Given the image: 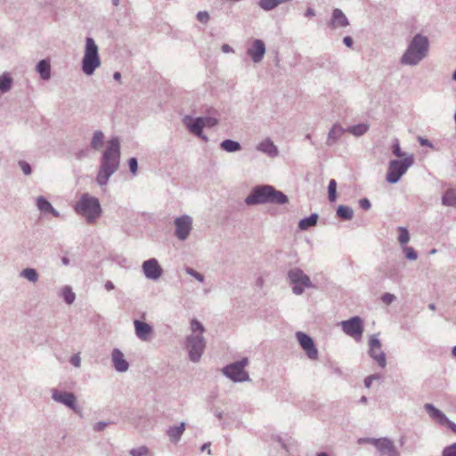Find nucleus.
Returning a JSON list of instances; mask_svg holds the SVG:
<instances>
[{
    "mask_svg": "<svg viewBox=\"0 0 456 456\" xmlns=\"http://www.w3.org/2000/svg\"><path fill=\"white\" fill-rule=\"evenodd\" d=\"M119 159L120 142L118 137H113L108 142L101 159V165L96 176V183L100 186L107 185L110 177L118 169Z\"/></svg>",
    "mask_w": 456,
    "mask_h": 456,
    "instance_id": "obj_1",
    "label": "nucleus"
},
{
    "mask_svg": "<svg viewBox=\"0 0 456 456\" xmlns=\"http://www.w3.org/2000/svg\"><path fill=\"white\" fill-rule=\"evenodd\" d=\"M244 201L247 206L265 204L285 205L289 202V198L273 185L260 184L251 189Z\"/></svg>",
    "mask_w": 456,
    "mask_h": 456,
    "instance_id": "obj_2",
    "label": "nucleus"
},
{
    "mask_svg": "<svg viewBox=\"0 0 456 456\" xmlns=\"http://www.w3.org/2000/svg\"><path fill=\"white\" fill-rule=\"evenodd\" d=\"M428 49L429 42L428 37L421 34L415 35L401 57V64L417 66L427 57Z\"/></svg>",
    "mask_w": 456,
    "mask_h": 456,
    "instance_id": "obj_3",
    "label": "nucleus"
},
{
    "mask_svg": "<svg viewBox=\"0 0 456 456\" xmlns=\"http://www.w3.org/2000/svg\"><path fill=\"white\" fill-rule=\"evenodd\" d=\"M191 334L186 338L185 347L188 351L189 359L198 362L206 347V340L203 337L205 328L201 322L193 319L191 322Z\"/></svg>",
    "mask_w": 456,
    "mask_h": 456,
    "instance_id": "obj_4",
    "label": "nucleus"
},
{
    "mask_svg": "<svg viewBox=\"0 0 456 456\" xmlns=\"http://www.w3.org/2000/svg\"><path fill=\"white\" fill-rule=\"evenodd\" d=\"M74 209L77 215L84 216L88 224L94 223L102 214L99 200L88 193L82 194Z\"/></svg>",
    "mask_w": 456,
    "mask_h": 456,
    "instance_id": "obj_5",
    "label": "nucleus"
},
{
    "mask_svg": "<svg viewBox=\"0 0 456 456\" xmlns=\"http://www.w3.org/2000/svg\"><path fill=\"white\" fill-rule=\"evenodd\" d=\"M101 66L98 46L92 37H86L85 54L82 60V70L91 76Z\"/></svg>",
    "mask_w": 456,
    "mask_h": 456,
    "instance_id": "obj_6",
    "label": "nucleus"
},
{
    "mask_svg": "<svg viewBox=\"0 0 456 456\" xmlns=\"http://www.w3.org/2000/svg\"><path fill=\"white\" fill-rule=\"evenodd\" d=\"M414 164L413 155H407L403 159H392L389 161L386 180L389 183H396Z\"/></svg>",
    "mask_w": 456,
    "mask_h": 456,
    "instance_id": "obj_7",
    "label": "nucleus"
},
{
    "mask_svg": "<svg viewBox=\"0 0 456 456\" xmlns=\"http://www.w3.org/2000/svg\"><path fill=\"white\" fill-rule=\"evenodd\" d=\"M248 365V359L243 357L240 361H236L224 366L222 373L235 383L249 381L248 373L245 370V367Z\"/></svg>",
    "mask_w": 456,
    "mask_h": 456,
    "instance_id": "obj_8",
    "label": "nucleus"
},
{
    "mask_svg": "<svg viewBox=\"0 0 456 456\" xmlns=\"http://www.w3.org/2000/svg\"><path fill=\"white\" fill-rule=\"evenodd\" d=\"M288 278L292 284V291L296 295H302L305 289L314 287L309 276L297 267L289 271Z\"/></svg>",
    "mask_w": 456,
    "mask_h": 456,
    "instance_id": "obj_9",
    "label": "nucleus"
},
{
    "mask_svg": "<svg viewBox=\"0 0 456 456\" xmlns=\"http://www.w3.org/2000/svg\"><path fill=\"white\" fill-rule=\"evenodd\" d=\"M342 330L348 336L358 338L363 332L362 320L359 316H354L349 320L341 322Z\"/></svg>",
    "mask_w": 456,
    "mask_h": 456,
    "instance_id": "obj_10",
    "label": "nucleus"
},
{
    "mask_svg": "<svg viewBox=\"0 0 456 456\" xmlns=\"http://www.w3.org/2000/svg\"><path fill=\"white\" fill-rule=\"evenodd\" d=\"M175 236L180 240H185L192 228V218L188 215H183L175 220Z\"/></svg>",
    "mask_w": 456,
    "mask_h": 456,
    "instance_id": "obj_11",
    "label": "nucleus"
},
{
    "mask_svg": "<svg viewBox=\"0 0 456 456\" xmlns=\"http://www.w3.org/2000/svg\"><path fill=\"white\" fill-rule=\"evenodd\" d=\"M296 337L300 346L305 350L307 357L311 360H316L318 358V350L313 338L302 331H297L296 333Z\"/></svg>",
    "mask_w": 456,
    "mask_h": 456,
    "instance_id": "obj_12",
    "label": "nucleus"
},
{
    "mask_svg": "<svg viewBox=\"0 0 456 456\" xmlns=\"http://www.w3.org/2000/svg\"><path fill=\"white\" fill-rule=\"evenodd\" d=\"M369 346L370 356L375 360L381 368H385L387 365L386 354L381 349L380 340L375 335L370 337Z\"/></svg>",
    "mask_w": 456,
    "mask_h": 456,
    "instance_id": "obj_13",
    "label": "nucleus"
},
{
    "mask_svg": "<svg viewBox=\"0 0 456 456\" xmlns=\"http://www.w3.org/2000/svg\"><path fill=\"white\" fill-rule=\"evenodd\" d=\"M52 398L53 401L69 407L73 411H78L77 397L73 393L59 391L58 389L53 388L52 389Z\"/></svg>",
    "mask_w": 456,
    "mask_h": 456,
    "instance_id": "obj_14",
    "label": "nucleus"
},
{
    "mask_svg": "<svg viewBox=\"0 0 456 456\" xmlns=\"http://www.w3.org/2000/svg\"><path fill=\"white\" fill-rule=\"evenodd\" d=\"M183 124L185 127L196 136L207 141V136L203 134L204 124L202 121V117L193 118L191 115H185L183 118Z\"/></svg>",
    "mask_w": 456,
    "mask_h": 456,
    "instance_id": "obj_15",
    "label": "nucleus"
},
{
    "mask_svg": "<svg viewBox=\"0 0 456 456\" xmlns=\"http://www.w3.org/2000/svg\"><path fill=\"white\" fill-rule=\"evenodd\" d=\"M142 269L145 277L156 281L163 273V270L156 258H151L142 263Z\"/></svg>",
    "mask_w": 456,
    "mask_h": 456,
    "instance_id": "obj_16",
    "label": "nucleus"
},
{
    "mask_svg": "<svg viewBox=\"0 0 456 456\" xmlns=\"http://www.w3.org/2000/svg\"><path fill=\"white\" fill-rule=\"evenodd\" d=\"M375 447L380 454L387 456H399V452L397 451L394 442L387 437L378 438V440L375 441Z\"/></svg>",
    "mask_w": 456,
    "mask_h": 456,
    "instance_id": "obj_17",
    "label": "nucleus"
},
{
    "mask_svg": "<svg viewBox=\"0 0 456 456\" xmlns=\"http://www.w3.org/2000/svg\"><path fill=\"white\" fill-rule=\"evenodd\" d=\"M265 45L261 39H255L248 48L247 53L250 56L253 62H260L265 53Z\"/></svg>",
    "mask_w": 456,
    "mask_h": 456,
    "instance_id": "obj_18",
    "label": "nucleus"
},
{
    "mask_svg": "<svg viewBox=\"0 0 456 456\" xmlns=\"http://www.w3.org/2000/svg\"><path fill=\"white\" fill-rule=\"evenodd\" d=\"M349 20L342 10L335 8L332 11L331 18L329 23V27L332 29L338 28H346L349 26Z\"/></svg>",
    "mask_w": 456,
    "mask_h": 456,
    "instance_id": "obj_19",
    "label": "nucleus"
},
{
    "mask_svg": "<svg viewBox=\"0 0 456 456\" xmlns=\"http://www.w3.org/2000/svg\"><path fill=\"white\" fill-rule=\"evenodd\" d=\"M111 360L114 369L118 372H126L129 368L128 362L125 359L124 354L121 350L115 348L111 353Z\"/></svg>",
    "mask_w": 456,
    "mask_h": 456,
    "instance_id": "obj_20",
    "label": "nucleus"
},
{
    "mask_svg": "<svg viewBox=\"0 0 456 456\" xmlns=\"http://www.w3.org/2000/svg\"><path fill=\"white\" fill-rule=\"evenodd\" d=\"M256 151L267 155L270 158H276L279 155L278 147L270 138L261 141L256 147Z\"/></svg>",
    "mask_w": 456,
    "mask_h": 456,
    "instance_id": "obj_21",
    "label": "nucleus"
},
{
    "mask_svg": "<svg viewBox=\"0 0 456 456\" xmlns=\"http://www.w3.org/2000/svg\"><path fill=\"white\" fill-rule=\"evenodd\" d=\"M135 334L138 338L142 341L150 340V336L152 333V327L147 322L135 320L134 322Z\"/></svg>",
    "mask_w": 456,
    "mask_h": 456,
    "instance_id": "obj_22",
    "label": "nucleus"
},
{
    "mask_svg": "<svg viewBox=\"0 0 456 456\" xmlns=\"http://www.w3.org/2000/svg\"><path fill=\"white\" fill-rule=\"evenodd\" d=\"M424 409L427 411L429 417L440 425L444 426L446 422H449V419L445 416V414L440 410L436 409L433 404L426 403L424 405Z\"/></svg>",
    "mask_w": 456,
    "mask_h": 456,
    "instance_id": "obj_23",
    "label": "nucleus"
},
{
    "mask_svg": "<svg viewBox=\"0 0 456 456\" xmlns=\"http://www.w3.org/2000/svg\"><path fill=\"white\" fill-rule=\"evenodd\" d=\"M346 131L340 125L335 124L328 134L327 144L331 146L336 143Z\"/></svg>",
    "mask_w": 456,
    "mask_h": 456,
    "instance_id": "obj_24",
    "label": "nucleus"
},
{
    "mask_svg": "<svg viewBox=\"0 0 456 456\" xmlns=\"http://www.w3.org/2000/svg\"><path fill=\"white\" fill-rule=\"evenodd\" d=\"M36 70L43 80H49L51 77V65L48 60H41L36 66Z\"/></svg>",
    "mask_w": 456,
    "mask_h": 456,
    "instance_id": "obj_25",
    "label": "nucleus"
},
{
    "mask_svg": "<svg viewBox=\"0 0 456 456\" xmlns=\"http://www.w3.org/2000/svg\"><path fill=\"white\" fill-rule=\"evenodd\" d=\"M185 430V424L182 422L179 426L170 427L167 432L172 443H177Z\"/></svg>",
    "mask_w": 456,
    "mask_h": 456,
    "instance_id": "obj_26",
    "label": "nucleus"
},
{
    "mask_svg": "<svg viewBox=\"0 0 456 456\" xmlns=\"http://www.w3.org/2000/svg\"><path fill=\"white\" fill-rule=\"evenodd\" d=\"M319 216L316 213L312 214L308 217L301 219L298 223V228L302 231H305L314 225H316Z\"/></svg>",
    "mask_w": 456,
    "mask_h": 456,
    "instance_id": "obj_27",
    "label": "nucleus"
},
{
    "mask_svg": "<svg viewBox=\"0 0 456 456\" xmlns=\"http://www.w3.org/2000/svg\"><path fill=\"white\" fill-rule=\"evenodd\" d=\"M220 148L226 152H236L241 150V145L237 141L226 139L220 143Z\"/></svg>",
    "mask_w": 456,
    "mask_h": 456,
    "instance_id": "obj_28",
    "label": "nucleus"
},
{
    "mask_svg": "<svg viewBox=\"0 0 456 456\" xmlns=\"http://www.w3.org/2000/svg\"><path fill=\"white\" fill-rule=\"evenodd\" d=\"M337 216L345 221H349L354 216V210L348 206L339 205L337 208Z\"/></svg>",
    "mask_w": 456,
    "mask_h": 456,
    "instance_id": "obj_29",
    "label": "nucleus"
},
{
    "mask_svg": "<svg viewBox=\"0 0 456 456\" xmlns=\"http://www.w3.org/2000/svg\"><path fill=\"white\" fill-rule=\"evenodd\" d=\"M13 84L12 77L8 73H4L0 76V92L5 94L9 92Z\"/></svg>",
    "mask_w": 456,
    "mask_h": 456,
    "instance_id": "obj_30",
    "label": "nucleus"
},
{
    "mask_svg": "<svg viewBox=\"0 0 456 456\" xmlns=\"http://www.w3.org/2000/svg\"><path fill=\"white\" fill-rule=\"evenodd\" d=\"M442 203L444 206L456 207V190H447L442 198Z\"/></svg>",
    "mask_w": 456,
    "mask_h": 456,
    "instance_id": "obj_31",
    "label": "nucleus"
},
{
    "mask_svg": "<svg viewBox=\"0 0 456 456\" xmlns=\"http://www.w3.org/2000/svg\"><path fill=\"white\" fill-rule=\"evenodd\" d=\"M103 142H104V134L100 130L94 131V133L93 134L92 140H91V147L94 150L98 151L103 146Z\"/></svg>",
    "mask_w": 456,
    "mask_h": 456,
    "instance_id": "obj_32",
    "label": "nucleus"
},
{
    "mask_svg": "<svg viewBox=\"0 0 456 456\" xmlns=\"http://www.w3.org/2000/svg\"><path fill=\"white\" fill-rule=\"evenodd\" d=\"M20 276L27 279L28 281L36 283L38 281V273L34 268H25L20 273Z\"/></svg>",
    "mask_w": 456,
    "mask_h": 456,
    "instance_id": "obj_33",
    "label": "nucleus"
},
{
    "mask_svg": "<svg viewBox=\"0 0 456 456\" xmlns=\"http://www.w3.org/2000/svg\"><path fill=\"white\" fill-rule=\"evenodd\" d=\"M369 130V125L365 123L357 124L352 126L346 129V132L352 134L354 136H361Z\"/></svg>",
    "mask_w": 456,
    "mask_h": 456,
    "instance_id": "obj_34",
    "label": "nucleus"
},
{
    "mask_svg": "<svg viewBox=\"0 0 456 456\" xmlns=\"http://www.w3.org/2000/svg\"><path fill=\"white\" fill-rule=\"evenodd\" d=\"M61 297L68 305H71L76 298L75 293L69 286H65L61 289Z\"/></svg>",
    "mask_w": 456,
    "mask_h": 456,
    "instance_id": "obj_35",
    "label": "nucleus"
},
{
    "mask_svg": "<svg viewBox=\"0 0 456 456\" xmlns=\"http://www.w3.org/2000/svg\"><path fill=\"white\" fill-rule=\"evenodd\" d=\"M37 207L44 213H48L52 209V204L43 196L37 197Z\"/></svg>",
    "mask_w": 456,
    "mask_h": 456,
    "instance_id": "obj_36",
    "label": "nucleus"
},
{
    "mask_svg": "<svg viewBox=\"0 0 456 456\" xmlns=\"http://www.w3.org/2000/svg\"><path fill=\"white\" fill-rule=\"evenodd\" d=\"M397 231L399 232V235H398V241L401 245H405L409 242L410 240V234H409V232L407 230V228L405 227H403V226H399L397 228Z\"/></svg>",
    "mask_w": 456,
    "mask_h": 456,
    "instance_id": "obj_37",
    "label": "nucleus"
},
{
    "mask_svg": "<svg viewBox=\"0 0 456 456\" xmlns=\"http://www.w3.org/2000/svg\"><path fill=\"white\" fill-rule=\"evenodd\" d=\"M328 198L330 202H334L337 200V182L334 179L329 182Z\"/></svg>",
    "mask_w": 456,
    "mask_h": 456,
    "instance_id": "obj_38",
    "label": "nucleus"
},
{
    "mask_svg": "<svg viewBox=\"0 0 456 456\" xmlns=\"http://www.w3.org/2000/svg\"><path fill=\"white\" fill-rule=\"evenodd\" d=\"M391 149H392L393 154L395 157H397V158H404V157H406V153L402 151V150H401L398 139H395L394 140V143H393Z\"/></svg>",
    "mask_w": 456,
    "mask_h": 456,
    "instance_id": "obj_39",
    "label": "nucleus"
},
{
    "mask_svg": "<svg viewBox=\"0 0 456 456\" xmlns=\"http://www.w3.org/2000/svg\"><path fill=\"white\" fill-rule=\"evenodd\" d=\"M129 454L131 456H147L149 454V449L146 446L133 448L129 451Z\"/></svg>",
    "mask_w": 456,
    "mask_h": 456,
    "instance_id": "obj_40",
    "label": "nucleus"
},
{
    "mask_svg": "<svg viewBox=\"0 0 456 456\" xmlns=\"http://www.w3.org/2000/svg\"><path fill=\"white\" fill-rule=\"evenodd\" d=\"M185 272L187 274H189L190 276L195 278L198 281L200 282H204V276L203 274L200 273L199 272H197L196 270H194L193 268L191 267H186L185 268Z\"/></svg>",
    "mask_w": 456,
    "mask_h": 456,
    "instance_id": "obj_41",
    "label": "nucleus"
},
{
    "mask_svg": "<svg viewBox=\"0 0 456 456\" xmlns=\"http://www.w3.org/2000/svg\"><path fill=\"white\" fill-rule=\"evenodd\" d=\"M403 252L405 254V257L409 260L414 261L418 258V254L411 247H404Z\"/></svg>",
    "mask_w": 456,
    "mask_h": 456,
    "instance_id": "obj_42",
    "label": "nucleus"
},
{
    "mask_svg": "<svg viewBox=\"0 0 456 456\" xmlns=\"http://www.w3.org/2000/svg\"><path fill=\"white\" fill-rule=\"evenodd\" d=\"M443 456H456V443L444 448Z\"/></svg>",
    "mask_w": 456,
    "mask_h": 456,
    "instance_id": "obj_43",
    "label": "nucleus"
},
{
    "mask_svg": "<svg viewBox=\"0 0 456 456\" xmlns=\"http://www.w3.org/2000/svg\"><path fill=\"white\" fill-rule=\"evenodd\" d=\"M202 121L205 126L213 127L217 125L218 120L213 117H202Z\"/></svg>",
    "mask_w": 456,
    "mask_h": 456,
    "instance_id": "obj_44",
    "label": "nucleus"
},
{
    "mask_svg": "<svg viewBox=\"0 0 456 456\" xmlns=\"http://www.w3.org/2000/svg\"><path fill=\"white\" fill-rule=\"evenodd\" d=\"M128 167L130 169V172L134 175L137 173L138 169V161L135 158H130L128 159Z\"/></svg>",
    "mask_w": 456,
    "mask_h": 456,
    "instance_id": "obj_45",
    "label": "nucleus"
},
{
    "mask_svg": "<svg viewBox=\"0 0 456 456\" xmlns=\"http://www.w3.org/2000/svg\"><path fill=\"white\" fill-rule=\"evenodd\" d=\"M395 296L391 293H385L381 297L382 302L387 305L392 304L395 300Z\"/></svg>",
    "mask_w": 456,
    "mask_h": 456,
    "instance_id": "obj_46",
    "label": "nucleus"
},
{
    "mask_svg": "<svg viewBox=\"0 0 456 456\" xmlns=\"http://www.w3.org/2000/svg\"><path fill=\"white\" fill-rule=\"evenodd\" d=\"M19 166L21 168L22 172L26 175H28L31 174L32 169H31L30 165L28 162L21 160L19 162Z\"/></svg>",
    "mask_w": 456,
    "mask_h": 456,
    "instance_id": "obj_47",
    "label": "nucleus"
},
{
    "mask_svg": "<svg viewBox=\"0 0 456 456\" xmlns=\"http://www.w3.org/2000/svg\"><path fill=\"white\" fill-rule=\"evenodd\" d=\"M197 20L201 23H208L209 20V14L208 12H199L197 13Z\"/></svg>",
    "mask_w": 456,
    "mask_h": 456,
    "instance_id": "obj_48",
    "label": "nucleus"
},
{
    "mask_svg": "<svg viewBox=\"0 0 456 456\" xmlns=\"http://www.w3.org/2000/svg\"><path fill=\"white\" fill-rule=\"evenodd\" d=\"M70 363L77 367V368H79L81 366V358H80V355L79 354H73L71 357H70V360H69Z\"/></svg>",
    "mask_w": 456,
    "mask_h": 456,
    "instance_id": "obj_49",
    "label": "nucleus"
},
{
    "mask_svg": "<svg viewBox=\"0 0 456 456\" xmlns=\"http://www.w3.org/2000/svg\"><path fill=\"white\" fill-rule=\"evenodd\" d=\"M418 142H419V144L421 146H426V147H428L430 149H434V144L427 138H424L422 136H419L418 137Z\"/></svg>",
    "mask_w": 456,
    "mask_h": 456,
    "instance_id": "obj_50",
    "label": "nucleus"
},
{
    "mask_svg": "<svg viewBox=\"0 0 456 456\" xmlns=\"http://www.w3.org/2000/svg\"><path fill=\"white\" fill-rule=\"evenodd\" d=\"M378 438H371V437H362V438H359L357 440V443L359 444H371L372 445L375 446V441H377Z\"/></svg>",
    "mask_w": 456,
    "mask_h": 456,
    "instance_id": "obj_51",
    "label": "nucleus"
},
{
    "mask_svg": "<svg viewBox=\"0 0 456 456\" xmlns=\"http://www.w3.org/2000/svg\"><path fill=\"white\" fill-rule=\"evenodd\" d=\"M359 206L364 210H369L371 207V203L368 199L364 198L359 200Z\"/></svg>",
    "mask_w": 456,
    "mask_h": 456,
    "instance_id": "obj_52",
    "label": "nucleus"
},
{
    "mask_svg": "<svg viewBox=\"0 0 456 456\" xmlns=\"http://www.w3.org/2000/svg\"><path fill=\"white\" fill-rule=\"evenodd\" d=\"M107 426H108L107 422H105V421H99V422H96L94 425V430L97 431V432H100V431H102Z\"/></svg>",
    "mask_w": 456,
    "mask_h": 456,
    "instance_id": "obj_53",
    "label": "nucleus"
},
{
    "mask_svg": "<svg viewBox=\"0 0 456 456\" xmlns=\"http://www.w3.org/2000/svg\"><path fill=\"white\" fill-rule=\"evenodd\" d=\"M272 439H273V441L277 442V443L281 446V448H282V449H284V450H286V451H287V445H286V444L283 442L282 438H281L280 436H278V435H276V436H272Z\"/></svg>",
    "mask_w": 456,
    "mask_h": 456,
    "instance_id": "obj_54",
    "label": "nucleus"
},
{
    "mask_svg": "<svg viewBox=\"0 0 456 456\" xmlns=\"http://www.w3.org/2000/svg\"><path fill=\"white\" fill-rule=\"evenodd\" d=\"M379 377L378 376H375V375H371V376H368L367 378H365L364 379V386L366 387H370L371 384H372V381L376 379H378Z\"/></svg>",
    "mask_w": 456,
    "mask_h": 456,
    "instance_id": "obj_55",
    "label": "nucleus"
},
{
    "mask_svg": "<svg viewBox=\"0 0 456 456\" xmlns=\"http://www.w3.org/2000/svg\"><path fill=\"white\" fill-rule=\"evenodd\" d=\"M343 42H344V44H345L347 47H349V48H350V47H352V45H353V44H354L353 38H352L351 37H349V36L345 37L343 38Z\"/></svg>",
    "mask_w": 456,
    "mask_h": 456,
    "instance_id": "obj_56",
    "label": "nucleus"
},
{
    "mask_svg": "<svg viewBox=\"0 0 456 456\" xmlns=\"http://www.w3.org/2000/svg\"><path fill=\"white\" fill-rule=\"evenodd\" d=\"M305 16L307 18H312L315 16V11L313 8L309 7L305 12Z\"/></svg>",
    "mask_w": 456,
    "mask_h": 456,
    "instance_id": "obj_57",
    "label": "nucleus"
},
{
    "mask_svg": "<svg viewBox=\"0 0 456 456\" xmlns=\"http://www.w3.org/2000/svg\"><path fill=\"white\" fill-rule=\"evenodd\" d=\"M104 287L108 291H110L115 289L113 282L110 281H106Z\"/></svg>",
    "mask_w": 456,
    "mask_h": 456,
    "instance_id": "obj_58",
    "label": "nucleus"
},
{
    "mask_svg": "<svg viewBox=\"0 0 456 456\" xmlns=\"http://www.w3.org/2000/svg\"><path fill=\"white\" fill-rule=\"evenodd\" d=\"M209 447H210V443H205V444L201 446L200 450H201L202 452H204V451L208 450V454H209V455H210L212 452H211V450H210V448H209Z\"/></svg>",
    "mask_w": 456,
    "mask_h": 456,
    "instance_id": "obj_59",
    "label": "nucleus"
},
{
    "mask_svg": "<svg viewBox=\"0 0 456 456\" xmlns=\"http://www.w3.org/2000/svg\"><path fill=\"white\" fill-rule=\"evenodd\" d=\"M453 433L456 434V424L449 420V422H446L445 424Z\"/></svg>",
    "mask_w": 456,
    "mask_h": 456,
    "instance_id": "obj_60",
    "label": "nucleus"
},
{
    "mask_svg": "<svg viewBox=\"0 0 456 456\" xmlns=\"http://www.w3.org/2000/svg\"><path fill=\"white\" fill-rule=\"evenodd\" d=\"M222 51L224 53H232L233 52V49L229 45L224 44L222 46Z\"/></svg>",
    "mask_w": 456,
    "mask_h": 456,
    "instance_id": "obj_61",
    "label": "nucleus"
},
{
    "mask_svg": "<svg viewBox=\"0 0 456 456\" xmlns=\"http://www.w3.org/2000/svg\"><path fill=\"white\" fill-rule=\"evenodd\" d=\"M48 213H51L55 217H59L60 216L59 211H57L53 206H52V209L49 210Z\"/></svg>",
    "mask_w": 456,
    "mask_h": 456,
    "instance_id": "obj_62",
    "label": "nucleus"
},
{
    "mask_svg": "<svg viewBox=\"0 0 456 456\" xmlns=\"http://www.w3.org/2000/svg\"><path fill=\"white\" fill-rule=\"evenodd\" d=\"M113 78H114L115 80H117V81H120V79H121V74H120L119 72H118V71H117V72H115V73L113 74Z\"/></svg>",
    "mask_w": 456,
    "mask_h": 456,
    "instance_id": "obj_63",
    "label": "nucleus"
},
{
    "mask_svg": "<svg viewBox=\"0 0 456 456\" xmlns=\"http://www.w3.org/2000/svg\"><path fill=\"white\" fill-rule=\"evenodd\" d=\"M61 262L64 265H68L69 264V259L67 256H63L61 258Z\"/></svg>",
    "mask_w": 456,
    "mask_h": 456,
    "instance_id": "obj_64",
    "label": "nucleus"
}]
</instances>
